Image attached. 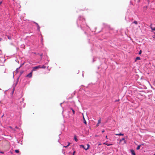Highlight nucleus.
<instances>
[{
  "label": "nucleus",
  "mask_w": 155,
  "mask_h": 155,
  "mask_svg": "<svg viewBox=\"0 0 155 155\" xmlns=\"http://www.w3.org/2000/svg\"><path fill=\"white\" fill-rule=\"evenodd\" d=\"M87 147H85L83 145H80V148H83L84 149H85V150H87V149H88L89 148V147H90V145L89 144H87Z\"/></svg>",
  "instance_id": "obj_1"
},
{
  "label": "nucleus",
  "mask_w": 155,
  "mask_h": 155,
  "mask_svg": "<svg viewBox=\"0 0 155 155\" xmlns=\"http://www.w3.org/2000/svg\"><path fill=\"white\" fill-rule=\"evenodd\" d=\"M38 68H41V65H38L33 68L32 71H36V69Z\"/></svg>",
  "instance_id": "obj_2"
},
{
  "label": "nucleus",
  "mask_w": 155,
  "mask_h": 155,
  "mask_svg": "<svg viewBox=\"0 0 155 155\" xmlns=\"http://www.w3.org/2000/svg\"><path fill=\"white\" fill-rule=\"evenodd\" d=\"M32 76V72H31L30 73H29L28 74L27 76L26 77H28L29 78H31Z\"/></svg>",
  "instance_id": "obj_3"
},
{
  "label": "nucleus",
  "mask_w": 155,
  "mask_h": 155,
  "mask_svg": "<svg viewBox=\"0 0 155 155\" xmlns=\"http://www.w3.org/2000/svg\"><path fill=\"white\" fill-rule=\"evenodd\" d=\"M101 118H100L99 120H98V123L96 125V127H98L99 126V124L101 123Z\"/></svg>",
  "instance_id": "obj_4"
},
{
  "label": "nucleus",
  "mask_w": 155,
  "mask_h": 155,
  "mask_svg": "<svg viewBox=\"0 0 155 155\" xmlns=\"http://www.w3.org/2000/svg\"><path fill=\"white\" fill-rule=\"evenodd\" d=\"M131 152L133 155H136L134 151L133 150H130Z\"/></svg>",
  "instance_id": "obj_5"
},
{
  "label": "nucleus",
  "mask_w": 155,
  "mask_h": 155,
  "mask_svg": "<svg viewBox=\"0 0 155 155\" xmlns=\"http://www.w3.org/2000/svg\"><path fill=\"white\" fill-rule=\"evenodd\" d=\"M152 24H151L150 26V28L151 29H152V31H155V27L153 28L152 27Z\"/></svg>",
  "instance_id": "obj_6"
},
{
  "label": "nucleus",
  "mask_w": 155,
  "mask_h": 155,
  "mask_svg": "<svg viewBox=\"0 0 155 155\" xmlns=\"http://www.w3.org/2000/svg\"><path fill=\"white\" fill-rule=\"evenodd\" d=\"M142 145L141 144V145H138L137 147V150H139L140 149V146Z\"/></svg>",
  "instance_id": "obj_7"
},
{
  "label": "nucleus",
  "mask_w": 155,
  "mask_h": 155,
  "mask_svg": "<svg viewBox=\"0 0 155 155\" xmlns=\"http://www.w3.org/2000/svg\"><path fill=\"white\" fill-rule=\"evenodd\" d=\"M83 119L84 120V123L85 124H87V122L85 119V118L84 117V116H83Z\"/></svg>",
  "instance_id": "obj_8"
},
{
  "label": "nucleus",
  "mask_w": 155,
  "mask_h": 155,
  "mask_svg": "<svg viewBox=\"0 0 155 155\" xmlns=\"http://www.w3.org/2000/svg\"><path fill=\"white\" fill-rule=\"evenodd\" d=\"M104 144H106L107 146H110V145H112V144H108V143H104Z\"/></svg>",
  "instance_id": "obj_9"
},
{
  "label": "nucleus",
  "mask_w": 155,
  "mask_h": 155,
  "mask_svg": "<svg viewBox=\"0 0 155 155\" xmlns=\"http://www.w3.org/2000/svg\"><path fill=\"white\" fill-rule=\"evenodd\" d=\"M140 57H137L136 58L135 61H136L137 60H140Z\"/></svg>",
  "instance_id": "obj_10"
},
{
  "label": "nucleus",
  "mask_w": 155,
  "mask_h": 155,
  "mask_svg": "<svg viewBox=\"0 0 155 155\" xmlns=\"http://www.w3.org/2000/svg\"><path fill=\"white\" fill-rule=\"evenodd\" d=\"M70 144V143L69 142V143H68V145L67 146H64V147L65 148H67L68 146H69V145Z\"/></svg>",
  "instance_id": "obj_11"
},
{
  "label": "nucleus",
  "mask_w": 155,
  "mask_h": 155,
  "mask_svg": "<svg viewBox=\"0 0 155 155\" xmlns=\"http://www.w3.org/2000/svg\"><path fill=\"white\" fill-rule=\"evenodd\" d=\"M46 68V66L45 65H43L41 67V68L45 69Z\"/></svg>",
  "instance_id": "obj_12"
},
{
  "label": "nucleus",
  "mask_w": 155,
  "mask_h": 155,
  "mask_svg": "<svg viewBox=\"0 0 155 155\" xmlns=\"http://www.w3.org/2000/svg\"><path fill=\"white\" fill-rule=\"evenodd\" d=\"M15 152L16 153H19V150H15Z\"/></svg>",
  "instance_id": "obj_13"
},
{
  "label": "nucleus",
  "mask_w": 155,
  "mask_h": 155,
  "mask_svg": "<svg viewBox=\"0 0 155 155\" xmlns=\"http://www.w3.org/2000/svg\"><path fill=\"white\" fill-rule=\"evenodd\" d=\"M74 139L77 142L78 141V140L77 139V138H76V136L74 137Z\"/></svg>",
  "instance_id": "obj_14"
},
{
  "label": "nucleus",
  "mask_w": 155,
  "mask_h": 155,
  "mask_svg": "<svg viewBox=\"0 0 155 155\" xmlns=\"http://www.w3.org/2000/svg\"><path fill=\"white\" fill-rule=\"evenodd\" d=\"M133 23L136 25H137V21H134Z\"/></svg>",
  "instance_id": "obj_15"
},
{
  "label": "nucleus",
  "mask_w": 155,
  "mask_h": 155,
  "mask_svg": "<svg viewBox=\"0 0 155 155\" xmlns=\"http://www.w3.org/2000/svg\"><path fill=\"white\" fill-rule=\"evenodd\" d=\"M37 29L38 30H39L40 29V27H39V25H38L37 26Z\"/></svg>",
  "instance_id": "obj_16"
},
{
  "label": "nucleus",
  "mask_w": 155,
  "mask_h": 155,
  "mask_svg": "<svg viewBox=\"0 0 155 155\" xmlns=\"http://www.w3.org/2000/svg\"><path fill=\"white\" fill-rule=\"evenodd\" d=\"M142 53V51L141 50H140L139 52V54H140Z\"/></svg>",
  "instance_id": "obj_17"
},
{
  "label": "nucleus",
  "mask_w": 155,
  "mask_h": 155,
  "mask_svg": "<svg viewBox=\"0 0 155 155\" xmlns=\"http://www.w3.org/2000/svg\"><path fill=\"white\" fill-rule=\"evenodd\" d=\"M119 136H123L124 134H121V133H120V134H119Z\"/></svg>",
  "instance_id": "obj_18"
},
{
  "label": "nucleus",
  "mask_w": 155,
  "mask_h": 155,
  "mask_svg": "<svg viewBox=\"0 0 155 155\" xmlns=\"http://www.w3.org/2000/svg\"><path fill=\"white\" fill-rule=\"evenodd\" d=\"M125 140L124 138H123L121 139L120 140V142L121 141L123 140Z\"/></svg>",
  "instance_id": "obj_19"
},
{
  "label": "nucleus",
  "mask_w": 155,
  "mask_h": 155,
  "mask_svg": "<svg viewBox=\"0 0 155 155\" xmlns=\"http://www.w3.org/2000/svg\"><path fill=\"white\" fill-rule=\"evenodd\" d=\"M73 113V114H74V113H75V111L74 110H72V111Z\"/></svg>",
  "instance_id": "obj_20"
},
{
  "label": "nucleus",
  "mask_w": 155,
  "mask_h": 155,
  "mask_svg": "<svg viewBox=\"0 0 155 155\" xmlns=\"http://www.w3.org/2000/svg\"><path fill=\"white\" fill-rule=\"evenodd\" d=\"M34 23H35V24H36L37 25V26L38 25V24L37 23H36V22H34Z\"/></svg>",
  "instance_id": "obj_21"
},
{
  "label": "nucleus",
  "mask_w": 155,
  "mask_h": 155,
  "mask_svg": "<svg viewBox=\"0 0 155 155\" xmlns=\"http://www.w3.org/2000/svg\"><path fill=\"white\" fill-rule=\"evenodd\" d=\"M115 135H119V134H115Z\"/></svg>",
  "instance_id": "obj_22"
},
{
  "label": "nucleus",
  "mask_w": 155,
  "mask_h": 155,
  "mask_svg": "<svg viewBox=\"0 0 155 155\" xmlns=\"http://www.w3.org/2000/svg\"><path fill=\"white\" fill-rule=\"evenodd\" d=\"M75 151H74L73 153V155H74V153H75Z\"/></svg>",
  "instance_id": "obj_23"
},
{
  "label": "nucleus",
  "mask_w": 155,
  "mask_h": 155,
  "mask_svg": "<svg viewBox=\"0 0 155 155\" xmlns=\"http://www.w3.org/2000/svg\"><path fill=\"white\" fill-rule=\"evenodd\" d=\"M119 101V100H116L115 101V102L118 101Z\"/></svg>",
  "instance_id": "obj_24"
},
{
  "label": "nucleus",
  "mask_w": 155,
  "mask_h": 155,
  "mask_svg": "<svg viewBox=\"0 0 155 155\" xmlns=\"http://www.w3.org/2000/svg\"><path fill=\"white\" fill-rule=\"evenodd\" d=\"M104 131H105L104 130L103 131H102V133H104Z\"/></svg>",
  "instance_id": "obj_25"
},
{
  "label": "nucleus",
  "mask_w": 155,
  "mask_h": 155,
  "mask_svg": "<svg viewBox=\"0 0 155 155\" xmlns=\"http://www.w3.org/2000/svg\"><path fill=\"white\" fill-rule=\"evenodd\" d=\"M70 109L72 111V110H73L72 108H70Z\"/></svg>",
  "instance_id": "obj_26"
},
{
  "label": "nucleus",
  "mask_w": 155,
  "mask_h": 155,
  "mask_svg": "<svg viewBox=\"0 0 155 155\" xmlns=\"http://www.w3.org/2000/svg\"><path fill=\"white\" fill-rule=\"evenodd\" d=\"M106 139H107V136H106Z\"/></svg>",
  "instance_id": "obj_27"
},
{
  "label": "nucleus",
  "mask_w": 155,
  "mask_h": 155,
  "mask_svg": "<svg viewBox=\"0 0 155 155\" xmlns=\"http://www.w3.org/2000/svg\"><path fill=\"white\" fill-rule=\"evenodd\" d=\"M2 38H0V41L2 40Z\"/></svg>",
  "instance_id": "obj_28"
},
{
  "label": "nucleus",
  "mask_w": 155,
  "mask_h": 155,
  "mask_svg": "<svg viewBox=\"0 0 155 155\" xmlns=\"http://www.w3.org/2000/svg\"><path fill=\"white\" fill-rule=\"evenodd\" d=\"M2 3V2H0V5Z\"/></svg>",
  "instance_id": "obj_29"
},
{
  "label": "nucleus",
  "mask_w": 155,
  "mask_h": 155,
  "mask_svg": "<svg viewBox=\"0 0 155 155\" xmlns=\"http://www.w3.org/2000/svg\"><path fill=\"white\" fill-rule=\"evenodd\" d=\"M153 38H155V36H153Z\"/></svg>",
  "instance_id": "obj_30"
},
{
  "label": "nucleus",
  "mask_w": 155,
  "mask_h": 155,
  "mask_svg": "<svg viewBox=\"0 0 155 155\" xmlns=\"http://www.w3.org/2000/svg\"><path fill=\"white\" fill-rule=\"evenodd\" d=\"M1 153H3L2 152H0Z\"/></svg>",
  "instance_id": "obj_31"
},
{
  "label": "nucleus",
  "mask_w": 155,
  "mask_h": 155,
  "mask_svg": "<svg viewBox=\"0 0 155 155\" xmlns=\"http://www.w3.org/2000/svg\"><path fill=\"white\" fill-rule=\"evenodd\" d=\"M153 155H155V153Z\"/></svg>",
  "instance_id": "obj_32"
}]
</instances>
